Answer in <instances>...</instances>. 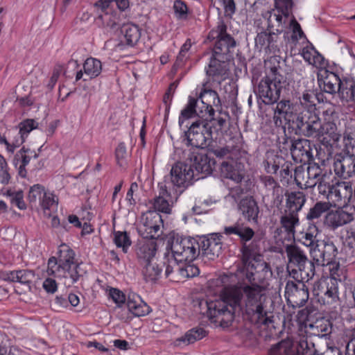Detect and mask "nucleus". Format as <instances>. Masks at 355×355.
<instances>
[{
	"label": "nucleus",
	"mask_w": 355,
	"mask_h": 355,
	"mask_svg": "<svg viewBox=\"0 0 355 355\" xmlns=\"http://www.w3.org/2000/svg\"><path fill=\"white\" fill-rule=\"evenodd\" d=\"M286 207L284 211L297 214L306 202V196L301 191L291 192L286 195Z\"/></svg>",
	"instance_id": "33"
},
{
	"label": "nucleus",
	"mask_w": 355,
	"mask_h": 355,
	"mask_svg": "<svg viewBox=\"0 0 355 355\" xmlns=\"http://www.w3.org/2000/svg\"><path fill=\"white\" fill-rule=\"evenodd\" d=\"M338 180L330 169L322 168L316 186L320 194L327 197Z\"/></svg>",
	"instance_id": "31"
},
{
	"label": "nucleus",
	"mask_w": 355,
	"mask_h": 355,
	"mask_svg": "<svg viewBox=\"0 0 355 355\" xmlns=\"http://www.w3.org/2000/svg\"><path fill=\"white\" fill-rule=\"evenodd\" d=\"M335 174L344 179L355 176V155H337L334 159Z\"/></svg>",
	"instance_id": "18"
},
{
	"label": "nucleus",
	"mask_w": 355,
	"mask_h": 355,
	"mask_svg": "<svg viewBox=\"0 0 355 355\" xmlns=\"http://www.w3.org/2000/svg\"><path fill=\"white\" fill-rule=\"evenodd\" d=\"M198 103V99L191 96L189 97V102L180 113L179 116V125L181 126L185 120L193 118L198 115L196 112V106Z\"/></svg>",
	"instance_id": "45"
},
{
	"label": "nucleus",
	"mask_w": 355,
	"mask_h": 355,
	"mask_svg": "<svg viewBox=\"0 0 355 355\" xmlns=\"http://www.w3.org/2000/svg\"><path fill=\"white\" fill-rule=\"evenodd\" d=\"M310 254L318 266H325L336 259L338 250L331 241H320L309 250Z\"/></svg>",
	"instance_id": "13"
},
{
	"label": "nucleus",
	"mask_w": 355,
	"mask_h": 355,
	"mask_svg": "<svg viewBox=\"0 0 355 355\" xmlns=\"http://www.w3.org/2000/svg\"><path fill=\"white\" fill-rule=\"evenodd\" d=\"M264 187L268 190L272 191V194L278 195L282 191V187L276 182L271 176H264L261 178Z\"/></svg>",
	"instance_id": "61"
},
{
	"label": "nucleus",
	"mask_w": 355,
	"mask_h": 355,
	"mask_svg": "<svg viewBox=\"0 0 355 355\" xmlns=\"http://www.w3.org/2000/svg\"><path fill=\"white\" fill-rule=\"evenodd\" d=\"M289 265L297 268L289 270L295 280H310L315 275V264L309 261L305 252L295 245H287L285 249Z\"/></svg>",
	"instance_id": "6"
},
{
	"label": "nucleus",
	"mask_w": 355,
	"mask_h": 355,
	"mask_svg": "<svg viewBox=\"0 0 355 355\" xmlns=\"http://www.w3.org/2000/svg\"><path fill=\"white\" fill-rule=\"evenodd\" d=\"M284 82L285 78L280 73L279 69L272 67L254 88V92L265 104H273L279 100Z\"/></svg>",
	"instance_id": "7"
},
{
	"label": "nucleus",
	"mask_w": 355,
	"mask_h": 355,
	"mask_svg": "<svg viewBox=\"0 0 355 355\" xmlns=\"http://www.w3.org/2000/svg\"><path fill=\"white\" fill-rule=\"evenodd\" d=\"M75 252L66 244L59 247L58 257H51L48 261L47 272L57 277L69 279L68 284L76 282L81 276L80 265L75 259Z\"/></svg>",
	"instance_id": "3"
},
{
	"label": "nucleus",
	"mask_w": 355,
	"mask_h": 355,
	"mask_svg": "<svg viewBox=\"0 0 355 355\" xmlns=\"http://www.w3.org/2000/svg\"><path fill=\"white\" fill-rule=\"evenodd\" d=\"M172 257L168 259L165 270L166 277L172 278H192L198 276L200 269L193 261L200 254V244L193 237H176L171 241Z\"/></svg>",
	"instance_id": "1"
},
{
	"label": "nucleus",
	"mask_w": 355,
	"mask_h": 355,
	"mask_svg": "<svg viewBox=\"0 0 355 355\" xmlns=\"http://www.w3.org/2000/svg\"><path fill=\"white\" fill-rule=\"evenodd\" d=\"M220 171L225 178L230 179L236 183L241 182L243 180V176L234 168L232 164L226 162L221 164Z\"/></svg>",
	"instance_id": "47"
},
{
	"label": "nucleus",
	"mask_w": 355,
	"mask_h": 355,
	"mask_svg": "<svg viewBox=\"0 0 355 355\" xmlns=\"http://www.w3.org/2000/svg\"><path fill=\"white\" fill-rule=\"evenodd\" d=\"M274 1L275 8L284 13L285 16H290L294 7L293 0H274Z\"/></svg>",
	"instance_id": "58"
},
{
	"label": "nucleus",
	"mask_w": 355,
	"mask_h": 355,
	"mask_svg": "<svg viewBox=\"0 0 355 355\" xmlns=\"http://www.w3.org/2000/svg\"><path fill=\"white\" fill-rule=\"evenodd\" d=\"M238 208L247 221L254 224L258 223L259 208L252 197L248 196L241 199L238 205Z\"/></svg>",
	"instance_id": "24"
},
{
	"label": "nucleus",
	"mask_w": 355,
	"mask_h": 355,
	"mask_svg": "<svg viewBox=\"0 0 355 355\" xmlns=\"http://www.w3.org/2000/svg\"><path fill=\"white\" fill-rule=\"evenodd\" d=\"M302 55L309 64L320 66L323 61L322 56L312 46H306L302 49Z\"/></svg>",
	"instance_id": "43"
},
{
	"label": "nucleus",
	"mask_w": 355,
	"mask_h": 355,
	"mask_svg": "<svg viewBox=\"0 0 355 355\" xmlns=\"http://www.w3.org/2000/svg\"><path fill=\"white\" fill-rule=\"evenodd\" d=\"M331 206L330 202H317L311 207L306 216V218L309 221H314L320 218L324 213L328 212Z\"/></svg>",
	"instance_id": "41"
},
{
	"label": "nucleus",
	"mask_w": 355,
	"mask_h": 355,
	"mask_svg": "<svg viewBox=\"0 0 355 355\" xmlns=\"http://www.w3.org/2000/svg\"><path fill=\"white\" fill-rule=\"evenodd\" d=\"M200 332L198 329L193 328L187 331L184 336L178 338L175 342V345L176 346H179L182 343L185 345L193 343L198 340Z\"/></svg>",
	"instance_id": "56"
},
{
	"label": "nucleus",
	"mask_w": 355,
	"mask_h": 355,
	"mask_svg": "<svg viewBox=\"0 0 355 355\" xmlns=\"http://www.w3.org/2000/svg\"><path fill=\"white\" fill-rule=\"evenodd\" d=\"M289 16H285L284 13L274 8L267 11L263 17L267 20L268 29L275 31L278 35L281 33L286 27V21Z\"/></svg>",
	"instance_id": "25"
},
{
	"label": "nucleus",
	"mask_w": 355,
	"mask_h": 355,
	"mask_svg": "<svg viewBox=\"0 0 355 355\" xmlns=\"http://www.w3.org/2000/svg\"><path fill=\"white\" fill-rule=\"evenodd\" d=\"M308 166L304 168L303 166H299L295 169V180L297 185L301 189H308Z\"/></svg>",
	"instance_id": "50"
},
{
	"label": "nucleus",
	"mask_w": 355,
	"mask_h": 355,
	"mask_svg": "<svg viewBox=\"0 0 355 355\" xmlns=\"http://www.w3.org/2000/svg\"><path fill=\"white\" fill-rule=\"evenodd\" d=\"M10 175L8 170V164L5 158L0 154V184L6 185L9 183Z\"/></svg>",
	"instance_id": "62"
},
{
	"label": "nucleus",
	"mask_w": 355,
	"mask_h": 355,
	"mask_svg": "<svg viewBox=\"0 0 355 355\" xmlns=\"http://www.w3.org/2000/svg\"><path fill=\"white\" fill-rule=\"evenodd\" d=\"M322 173V168L317 164H309L308 166V182L309 188H313L316 186L318 181V177Z\"/></svg>",
	"instance_id": "51"
},
{
	"label": "nucleus",
	"mask_w": 355,
	"mask_h": 355,
	"mask_svg": "<svg viewBox=\"0 0 355 355\" xmlns=\"http://www.w3.org/2000/svg\"><path fill=\"white\" fill-rule=\"evenodd\" d=\"M125 43L130 46H135L140 40L141 32L139 27L134 24H125L121 27Z\"/></svg>",
	"instance_id": "36"
},
{
	"label": "nucleus",
	"mask_w": 355,
	"mask_h": 355,
	"mask_svg": "<svg viewBox=\"0 0 355 355\" xmlns=\"http://www.w3.org/2000/svg\"><path fill=\"white\" fill-rule=\"evenodd\" d=\"M338 121V113L334 107L327 109L323 112V123H321V128L319 130L320 135L323 137L327 142L336 143L339 141L341 133L338 129L336 123Z\"/></svg>",
	"instance_id": "12"
},
{
	"label": "nucleus",
	"mask_w": 355,
	"mask_h": 355,
	"mask_svg": "<svg viewBox=\"0 0 355 355\" xmlns=\"http://www.w3.org/2000/svg\"><path fill=\"white\" fill-rule=\"evenodd\" d=\"M331 331V322L324 318L306 325L304 329H300L295 339L298 353L301 355H320L315 353L311 336L323 337L329 335Z\"/></svg>",
	"instance_id": "4"
},
{
	"label": "nucleus",
	"mask_w": 355,
	"mask_h": 355,
	"mask_svg": "<svg viewBox=\"0 0 355 355\" xmlns=\"http://www.w3.org/2000/svg\"><path fill=\"white\" fill-rule=\"evenodd\" d=\"M290 150L295 162L306 163L313 157L311 142L308 139H298L292 141Z\"/></svg>",
	"instance_id": "20"
},
{
	"label": "nucleus",
	"mask_w": 355,
	"mask_h": 355,
	"mask_svg": "<svg viewBox=\"0 0 355 355\" xmlns=\"http://www.w3.org/2000/svg\"><path fill=\"white\" fill-rule=\"evenodd\" d=\"M37 123L33 119H26L19 124V139H21V144L24 142L28 134L37 128Z\"/></svg>",
	"instance_id": "52"
},
{
	"label": "nucleus",
	"mask_w": 355,
	"mask_h": 355,
	"mask_svg": "<svg viewBox=\"0 0 355 355\" xmlns=\"http://www.w3.org/2000/svg\"><path fill=\"white\" fill-rule=\"evenodd\" d=\"M56 205L55 196L53 193L45 192L41 200V205L44 209L45 214L50 216V214H47L46 210L49 209L51 207H56Z\"/></svg>",
	"instance_id": "64"
},
{
	"label": "nucleus",
	"mask_w": 355,
	"mask_h": 355,
	"mask_svg": "<svg viewBox=\"0 0 355 355\" xmlns=\"http://www.w3.org/2000/svg\"><path fill=\"white\" fill-rule=\"evenodd\" d=\"M141 221V231L144 234H146L145 237L156 239L161 235L163 220L159 213L156 211H148L143 214Z\"/></svg>",
	"instance_id": "15"
},
{
	"label": "nucleus",
	"mask_w": 355,
	"mask_h": 355,
	"mask_svg": "<svg viewBox=\"0 0 355 355\" xmlns=\"http://www.w3.org/2000/svg\"><path fill=\"white\" fill-rule=\"evenodd\" d=\"M130 157V153L127 150L125 144L119 143L115 150V157L118 166L125 168L128 166Z\"/></svg>",
	"instance_id": "46"
},
{
	"label": "nucleus",
	"mask_w": 355,
	"mask_h": 355,
	"mask_svg": "<svg viewBox=\"0 0 355 355\" xmlns=\"http://www.w3.org/2000/svg\"><path fill=\"white\" fill-rule=\"evenodd\" d=\"M35 279V273L32 270H20L10 271L6 273L5 279L11 282H16L24 285L25 291H30L31 290V286Z\"/></svg>",
	"instance_id": "30"
},
{
	"label": "nucleus",
	"mask_w": 355,
	"mask_h": 355,
	"mask_svg": "<svg viewBox=\"0 0 355 355\" xmlns=\"http://www.w3.org/2000/svg\"><path fill=\"white\" fill-rule=\"evenodd\" d=\"M241 300V291L236 286L223 288L220 299L207 302V316L223 327H229L234 320V313Z\"/></svg>",
	"instance_id": "2"
},
{
	"label": "nucleus",
	"mask_w": 355,
	"mask_h": 355,
	"mask_svg": "<svg viewBox=\"0 0 355 355\" xmlns=\"http://www.w3.org/2000/svg\"><path fill=\"white\" fill-rule=\"evenodd\" d=\"M114 243L119 248H122L124 252H127V248L131 245V241L125 232H118L114 236Z\"/></svg>",
	"instance_id": "60"
},
{
	"label": "nucleus",
	"mask_w": 355,
	"mask_h": 355,
	"mask_svg": "<svg viewBox=\"0 0 355 355\" xmlns=\"http://www.w3.org/2000/svg\"><path fill=\"white\" fill-rule=\"evenodd\" d=\"M354 193L350 182L338 180L326 198L334 206L343 207L349 203Z\"/></svg>",
	"instance_id": "14"
},
{
	"label": "nucleus",
	"mask_w": 355,
	"mask_h": 355,
	"mask_svg": "<svg viewBox=\"0 0 355 355\" xmlns=\"http://www.w3.org/2000/svg\"><path fill=\"white\" fill-rule=\"evenodd\" d=\"M295 112V106L289 100L283 99L277 103L274 113V123L276 125H282L281 117L288 122L295 121L293 115Z\"/></svg>",
	"instance_id": "27"
},
{
	"label": "nucleus",
	"mask_w": 355,
	"mask_h": 355,
	"mask_svg": "<svg viewBox=\"0 0 355 355\" xmlns=\"http://www.w3.org/2000/svg\"><path fill=\"white\" fill-rule=\"evenodd\" d=\"M309 280L288 281L285 287V297L293 306H302L307 302L309 294L306 283Z\"/></svg>",
	"instance_id": "11"
},
{
	"label": "nucleus",
	"mask_w": 355,
	"mask_h": 355,
	"mask_svg": "<svg viewBox=\"0 0 355 355\" xmlns=\"http://www.w3.org/2000/svg\"><path fill=\"white\" fill-rule=\"evenodd\" d=\"M296 128L306 137H315L320 135L319 130L321 128V121L315 111H302L293 121Z\"/></svg>",
	"instance_id": "10"
},
{
	"label": "nucleus",
	"mask_w": 355,
	"mask_h": 355,
	"mask_svg": "<svg viewBox=\"0 0 355 355\" xmlns=\"http://www.w3.org/2000/svg\"><path fill=\"white\" fill-rule=\"evenodd\" d=\"M280 224L288 234L294 236L295 227L300 224L298 214L284 211L280 218Z\"/></svg>",
	"instance_id": "38"
},
{
	"label": "nucleus",
	"mask_w": 355,
	"mask_h": 355,
	"mask_svg": "<svg viewBox=\"0 0 355 355\" xmlns=\"http://www.w3.org/2000/svg\"><path fill=\"white\" fill-rule=\"evenodd\" d=\"M313 230L312 231L311 228H309V230L305 232L300 239L302 243L306 247L310 248V249L314 248L317 243L320 242L316 239L318 229L315 225L313 226Z\"/></svg>",
	"instance_id": "55"
},
{
	"label": "nucleus",
	"mask_w": 355,
	"mask_h": 355,
	"mask_svg": "<svg viewBox=\"0 0 355 355\" xmlns=\"http://www.w3.org/2000/svg\"><path fill=\"white\" fill-rule=\"evenodd\" d=\"M230 153V150L227 147L211 151L209 149L201 146V179L210 175L214 168L216 161L211 157L212 154L223 158Z\"/></svg>",
	"instance_id": "17"
},
{
	"label": "nucleus",
	"mask_w": 355,
	"mask_h": 355,
	"mask_svg": "<svg viewBox=\"0 0 355 355\" xmlns=\"http://www.w3.org/2000/svg\"><path fill=\"white\" fill-rule=\"evenodd\" d=\"M254 270V275H257V278L259 280L268 279L272 276L271 268L269 264L265 261L257 263Z\"/></svg>",
	"instance_id": "54"
},
{
	"label": "nucleus",
	"mask_w": 355,
	"mask_h": 355,
	"mask_svg": "<svg viewBox=\"0 0 355 355\" xmlns=\"http://www.w3.org/2000/svg\"><path fill=\"white\" fill-rule=\"evenodd\" d=\"M201 259L206 262L214 260L218 257L221 250L220 239L214 234L201 236Z\"/></svg>",
	"instance_id": "21"
},
{
	"label": "nucleus",
	"mask_w": 355,
	"mask_h": 355,
	"mask_svg": "<svg viewBox=\"0 0 355 355\" xmlns=\"http://www.w3.org/2000/svg\"><path fill=\"white\" fill-rule=\"evenodd\" d=\"M107 0H99L94 3L96 10V22L111 31H116L121 28V12L114 10Z\"/></svg>",
	"instance_id": "9"
},
{
	"label": "nucleus",
	"mask_w": 355,
	"mask_h": 355,
	"mask_svg": "<svg viewBox=\"0 0 355 355\" xmlns=\"http://www.w3.org/2000/svg\"><path fill=\"white\" fill-rule=\"evenodd\" d=\"M278 40V34L270 31V33L261 32L257 34L254 39L255 46L260 51L264 49H272Z\"/></svg>",
	"instance_id": "35"
},
{
	"label": "nucleus",
	"mask_w": 355,
	"mask_h": 355,
	"mask_svg": "<svg viewBox=\"0 0 355 355\" xmlns=\"http://www.w3.org/2000/svg\"><path fill=\"white\" fill-rule=\"evenodd\" d=\"M245 295L246 313L252 315L257 323L268 325L273 322L272 313L265 310L266 296L263 289L259 286H247L243 288L236 287Z\"/></svg>",
	"instance_id": "5"
},
{
	"label": "nucleus",
	"mask_w": 355,
	"mask_h": 355,
	"mask_svg": "<svg viewBox=\"0 0 355 355\" xmlns=\"http://www.w3.org/2000/svg\"><path fill=\"white\" fill-rule=\"evenodd\" d=\"M340 97L345 100L355 101V82L349 80H343L338 90Z\"/></svg>",
	"instance_id": "44"
},
{
	"label": "nucleus",
	"mask_w": 355,
	"mask_h": 355,
	"mask_svg": "<svg viewBox=\"0 0 355 355\" xmlns=\"http://www.w3.org/2000/svg\"><path fill=\"white\" fill-rule=\"evenodd\" d=\"M83 69L86 76L89 78L97 77L101 72V62L96 58H87L83 64Z\"/></svg>",
	"instance_id": "42"
},
{
	"label": "nucleus",
	"mask_w": 355,
	"mask_h": 355,
	"mask_svg": "<svg viewBox=\"0 0 355 355\" xmlns=\"http://www.w3.org/2000/svg\"><path fill=\"white\" fill-rule=\"evenodd\" d=\"M200 162L198 159L189 162V157L184 162L175 164L170 172L168 186L184 189L200 179Z\"/></svg>",
	"instance_id": "8"
},
{
	"label": "nucleus",
	"mask_w": 355,
	"mask_h": 355,
	"mask_svg": "<svg viewBox=\"0 0 355 355\" xmlns=\"http://www.w3.org/2000/svg\"><path fill=\"white\" fill-rule=\"evenodd\" d=\"M289 26L292 30V34L291 37L293 41L297 42L299 40L302 38H306V36L300 24L297 21L294 16H293L292 19L290 21Z\"/></svg>",
	"instance_id": "59"
},
{
	"label": "nucleus",
	"mask_w": 355,
	"mask_h": 355,
	"mask_svg": "<svg viewBox=\"0 0 355 355\" xmlns=\"http://www.w3.org/2000/svg\"><path fill=\"white\" fill-rule=\"evenodd\" d=\"M316 96L312 92L306 91L300 97V105L304 108L303 111L313 112L316 110Z\"/></svg>",
	"instance_id": "48"
},
{
	"label": "nucleus",
	"mask_w": 355,
	"mask_h": 355,
	"mask_svg": "<svg viewBox=\"0 0 355 355\" xmlns=\"http://www.w3.org/2000/svg\"><path fill=\"white\" fill-rule=\"evenodd\" d=\"M38 154L34 150L23 147L15 155L13 164L18 168V174L21 178H26L27 171L26 166L32 158L37 159Z\"/></svg>",
	"instance_id": "26"
},
{
	"label": "nucleus",
	"mask_w": 355,
	"mask_h": 355,
	"mask_svg": "<svg viewBox=\"0 0 355 355\" xmlns=\"http://www.w3.org/2000/svg\"><path fill=\"white\" fill-rule=\"evenodd\" d=\"M296 336L293 340L286 338L273 345L269 355H301L298 353L295 342Z\"/></svg>",
	"instance_id": "32"
},
{
	"label": "nucleus",
	"mask_w": 355,
	"mask_h": 355,
	"mask_svg": "<svg viewBox=\"0 0 355 355\" xmlns=\"http://www.w3.org/2000/svg\"><path fill=\"white\" fill-rule=\"evenodd\" d=\"M44 193L45 191L44 187L40 184H35L31 187L28 194V198L31 202H36L37 200L41 202Z\"/></svg>",
	"instance_id": "63"
},
{
	"label": "nucleus",
	"mask_w": 355,
	"mask_h": 355,
	"mask_svg": "<svg viewBox=\"0 0 355 355\" xmlns=\"http://www.w3.org/2000/svg\"><path fill=\"white\" fill-rule=\"evenodd\" d=\"M159 184V195L154 198L153 207L154 211L162 212L164 214H170L171 211V207L173 204V200L171 197V193L168 191L170 189V186H167L166 183Z\"/></svg>",
	"instance_id": "22"
},
{
	"label": "nucleus",
	"mask_w": 355,
	"mask_h": 355,
	"mask_svg": "<svg viewBox=\"0 0 355 355\" xmlns=\"http://www.w3.org/2000/svg\"><path fill=\"white\" fill-rule=\"evenodd\" d=\"M315 295L324 304H331L338 299V285L334 279H320L314 285Z\"/></svg>",
	"instance_id": "16"
},
{
	"label": "nucleus",
	"mask_w": 355,
	"mask_h": 355,
	"mask_svg": "<svg viewBox=\"0 0 355 355\" xmlns=\"http://www.w3.org/2000/svg\"><path fill=\"white\" fill-rule=\"evenodd\" d=\"M325 266L329 267L330 273V277L327 279H334L337 282L341 281L342 277H344V273L343 269L340 268V263L336 261V259L328 264H325Z\"/></svg>",
	"instance_id": "57"
},
{
	"label": "nucleus",
	"mask_w": 355,
	"mask_h": 355,
	"mask_svg": "<svg viewBox=\"0 0 355 355\" xmlns=\"http://www.w3.org/2000/svg\"><path fill=\"white\" fill-rule=\"evenodd\" d=\"M127 306L130 312L137 317L143 316L149 313V306L144 303L139 297L137 299L128 297Z\"/></svg>",
	"instance_id": "40"
},
{
	"label": "nucleus",
	"mask_w": 355,
	"mask_h": 355,
	"mask_svg": "<svg viewBox=\"0 0 355 355\" xmlns=\"http://www.w3.org/2000/svg\"><path fill=\"white\" fill-rule=\"evenodd\" d=\"M200 122L196 121L193 122L189 127V130L185 132L186 145L187 149V156L189 162L198 159L200 155Z\"/></svg>",
	"instance_id": "19"
},
{
	"label": "nucleus",
	"mask_w": 355,
	"mask_h": 355,
	"mask_svg": "<svg viewBox=\"0 0 355 355\" xmlns=\"http://www.w3.org/2000/svg\"><path fill=\"white\" fill-rule=\"evenodd\" d=\"M224 234L227 236L236 235L239 236L242 241L247 242L252 239L254 232L250 227L238 221L232 226L225 227Z\"/></svg>",
	"instance_id": "34"
},
{
	"label": "nucleus",
	"mask_w": 355,
	"mask_h": 355,
	"mask_svg": "<svg viewBox=\"0 0 355 355\" xmlns=\"http://www.w3.org/2000/svg\"><path fill=\"white\" fill-rule=\"evenodd\" d=\"M224 58L213 56L211 58L206 73L209 76H222L226 74L227 67L226 62L223 60Z\"/></svg>",
	"instance_id": "37"
},
{
	"label": "nucleus",
	"mask_w": 355,
	"mask_h": 355,
	"mask_svg": "<svg viewBox=\"0 0 355 355\" xmlns=\"http://www.w3.org/2000/svg\"><path fill=\"white\" fill-rule=\"evenodd\" d=\"M5 195L9 198L11 204L16 205L19 209H25L26 208L21 191H15L8 189L5 193Z\"/></svg>",
	"instance_id": "53"
},
{
	"label": "nucleus",
	"mask_w": 355,
	"mask_h": 355,
	"mask_svg": "<svg viewBox=\"0 0 355 355\" xmlns=\"http://www.w3.org/2000/svg\"><path fill=\"white\" fill-rule=\"evenodd\" d=\"M164 259H166V261H159L158 263V261L155 259V261H151L141 264L143 266L142 273L146 282H154L159 278L163 266L166 268L168 259H170L166 257Z\"/></svg>",
	"instance_id": "28"
},
{
	"label": "nucleus",
	"mask_w": 355,
	"mask_h": 355,
	"mask_svg": "<svg viewBox=\"0 0 355 355\" xmlns=\"http://www.w3.org/2000/svg\"><path fill=\"white\" fill-rule=\"evenodd\" d=\"M156 251L157 243L155 239H150L139 243L137 250V256L141 264L155 261Z\"/></svg>",
	"instance_id": "29"
},
{
	"label": "nucleus",
	"mask_w": 355,
	"mask_h": 355,
	"mask_svg": "<svg viewBox=\"0 0 355 355\" xmlns=\"http://www.w3.org/2000/svg\"><path fill=\"white\" fill-rule=\"evenodd\" d=\"M354 220L352 214L342 209L331 210L327 213L324 223L330 229L335 230L337 228L347 225Z\"/></svg>",
	"instance_id": "23"
},
{
	"label": "nucleus",
	"mask_w": 355,
	"mask_h": 355,
	"mask_svg": "<svg viewBox=\"0 0 355 355\" xmlns=\"http://www.w3.org/2000/svg\"><path fill=\"white\" fill-rule=\"evenodd\" d=\"M227 24L225 21L223 20H220L218 21V31L220 33V36L218 40L229 48H234L236 46V41L227 33Z\"/></svg>",
	"instance_id": "49"
},
{
	"label": "nucleus",
	"mask_w": 355,
	"mask_h": 355,
	"mask_svg": "<svg viewBox=\"0 0 355 355\" xmlns=\"http://www.w3.org/2000/svg\"><path fill=\"white\" fill-rule=\"evenodd\" d=\"M326 76L323 79V90L329 94H335L340 89L342 80L334 72L325 71Z\"/></svg>",
	"instance_id": "39"
}]
</instances>
